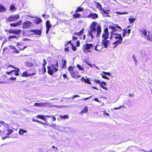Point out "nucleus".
I'll use <instances>...</instances> for the list:
<instances>
[{"mask_svg": "<svg viewBox=\"0 0 152 152\" xmlns=\"http://www.w3.org/2000/svg\"><path fill=\"white\" fill-rule=\"evenodd\" d=\"M102 31L101 26L98 24L96 22H93L90 25V30L88 31L85 42H91L94 37L96 38H99L100 36Z\"/></svg>", "mask_w": 152, "mask_h": 152, "instance_id": "1", "label": "nucleus"}, {"mask_svg": "<svg viewBox=\"0 0 152 152\" xmlns=\"http://www.w3.org/2000/svg\"><path fill=\"white\" fill-rule=\"evenodd\" d=\"M109 28L111 29L112 30L111 31V37H114L115 39H118V40H121L122 42L123 38L121 34H119L117 33L118 31H121L122 30L121 27L119 26L117 24H115L114 26H110Z\"/></svg>", "mask_w": 152, "mask_h": 152, "instance_id": "2", "label": "nucleus"}, {"mask_svg": "<svg viewBox=\"0 0 152 152\" xmlns=\"http://www.w3.org/2000/svg\"><path fill=\"white\" fill-rule=\"evenodd\" d=\"M55 64H51L47 66L48 73L50 75H53V73L58 71L59 65L58 61L55 60Z\"/></svg>", "mask_w": 152, "mask_h": 152, "instance_id": "3", "label": "nucleus"}, {"mask_svg": "<svg viewBox=\"0 0 152 152\" xmlns=\"http://www.w3.org/2000/svg\"><path fill=\"white\" fill-rule=\"evenodd\" d=\"M94 47V45L92 43H86L83 44L82 47L83 53L86 54L91 52V50L90 49L93 48Z\"/></svg>", "mask_w": 152, "mask_h": 152, "instance_id": "4", "label": "nucleus"}, {"mask_svg": "<svg viewBox=\"0 0 152 152\" xmlns=\"http://www.w3.org/2000/svg\"><path fill=\"white\" fill-rule=\"evenodd\" d=\"M20 18V16L18 15L12 14L10 15L6 20V22H11L15 21Z\"/></svg>", "mask_w": 152, "mask_h": 152, "instance_id": "5", "label": "nucleus"}, {"mask_svg": "<svg viewBox=\"0 0 152 152\" xmlns=\"http://www.w3.org/2000/svg\"><path fill=\"white\" fill-rule=\"evenodd\" d=\"M109 36L108 28L107 27H106L104 29L102 37L103 38L102 39H107L108 38Z\"/></svg>", "mask_w": 152, "mask_h": 152, "instance_id": "6", "label": "nucleus"}, {"mask_svg": "<svg viewBox=\"0 0 152 152\" xmlns=\"http://www.w3.org/2000/svg\"><path fill=\"white\" fill-rule=\"evenodd\" d=\"M6 31L8 32L10 34L13 33L16 34H20L22 32V30L21 29H17V30H12L10 29L9 30H6Z\"/></svg>", "mask_w": 152, "mask_h": 152, "instance_id": "7", "label": "nucleus"}, {"mask_svg": "<svg viewBox=\"0 0 152 152\" xmlns=\"http://www.w3.org/2000/svg\"><path fill=\"white\" fill-rule=\"evenodd\" d=\"M30 71V70H28L26 71H25L23 72L22 74L21 75L22 77H28L29 76H31L32 75H35L36 74L37 71L34 72L32 73H28V71Z\"/></svg>", "mask_w": 152, "mask_h": 152, "instance_id": "8", "label": "nucleus"}, {"mask_svg": "<svg viewBox=\"0 0 152 152\" xmlns=\"http://www.w3.org/2000/svg\"><path fill=\"white\" fill-rule=\"evenodd\" d=\"M32 25V23L30 21L27 20L24 22L22 25L23 28H28L31 27Z\"/></svg>", "mask_w": 152, "mask_h": 152, "instance_id": "9", "label": "nucleus"}, {"mask_svg": "<svg viewBox=\"0 0 152 152\" xmlns=\"http://www.w3.org/2000/svg\"><path fill=\"white\" fill-rule=\"evenodd\" d=\"M70 74L72 77L75 79L81 77V75L79 73L78 70L73 71Z\"/></svg>", "mask_w": 152, "mask_h": 152, "instance_id": "10", "label": "nucleus"}, {"mask_svg": "<svg viewBox=\"0 0 152 152\" xmlns=\"http://www.w3.org/2000/svg\"><path fill=\"white\" fill-rule=\"evenodd\" d=\"M85 17L86 18H91L93 19H95L98 18V14L96 13H92L90 14L87 16L85 15Z\"/></svg>", "mask_w": 152, "mask_h": 152, "instance_id": "11", "label": "nucleus"}, {"mask_svg": "<svg viewBox=\"0 0 152 152\" xmlns=\"http://www.w3.org/2000/svg\"><path fill=\"white\" fill-rule=\"evenodd\" d=\"M101 43L104 48H107L110 44V42L107 39H102Z\"/></svg>", "mask_w": 152, "mask_h": 152, "instance_id": "12", "label": "nucleus"}, {"mask_svg": "<svg viewBox=\"0 0 152 152\" xmlns=\"http://www.w3.org/2000/svg\"><path fill=\"white\" fill-rule=\"evenodd\" d=\"M16 46L20 51L23 50L27 47V46H24L23 45L22 43H17Z\"/></svg>", "mask_w": 152, "mask_h": 152, "instance_id": "13", "label": "nucleus"}, {"mask_svg": "<svg viewBox=\"0 0 152 152\" xmlns=\"http://www.w3.org/2000/svg\"><path fill=\"white\" fill-rule=\"evenodd\" d=\"M29 31L34 33V34H37L39 35H41L42 33L41 29L30 30H29Z\"/></svg>", "mask_w": 152, "mask_h": 152, "instance_id": "14", "label": "nucleus"}, {"mask_svg": "<svg viewBox=\"0 0 152 152\" xmlns=\"http://www.w3.org/2000/svg\"><path fill=\"white\" fill-rule=\"evenodd\" d=\"M51 25L50 24V22L49 20L46 21V34H48V33L50 28L51 27Z\"/></svg>", "mask_w": 152, "mask_h": 152, "instance_id": "15", "label": "nucleus"}, {"mask_svg": "<svg viewBox=\"0 0 152 152\" xmlns=\"http://www.w3.org/2000/svg\"><path fill=\"white\" fill-rule=\"evenodd\" d=\"M22 21L21 20H19L18 22H16L15 23H10V26H11L13 27H17L20 26L21 25Z\"/></svg>", "mask_w": 152, "mask_h": 152, "instance_id": "16", "label": "nucleus"}, {"mask_svg": "<svg viewBox=\"0 0 152 152\" xmlns=\"http://www.w3.org/2000/svg\"><path fill=\"white\" fill-rule=\"evenodd\" d=\"M146 40L152 41V32L148 31L147 36Z\"/></svg>", "mask_w": 152, "mask_h": 152, "instance_id": "17", "label": "nucleus"}, {"mask_svg": "<svg viewBox=\"0 0 152 152\" xmlns=\"http://www.w3.org/2000/svg\"><path fill=\"white\" fill-rule=\"evenodd\" d=\"M66 128L67 129H69V127L66 128L64 126H57L56 128V129L59 130L61 132H62L63 131V130H65Z\"/></svg>", "mask_w": 152, "mask_h": 152, "instance_id": "18", "label": "nucleus"}, {"mask_svg": "<svg viewBox=\"0 0 152 152\" xmlns=\"http://www.w3.org/2000/svg\"><path fill=\"white\" fill-rule=\"evenodd\" d=\"M139 31L140 32V34L142 35V36H144L145 38H146L147 36V30L143 29L142 30H140Z\"/></svg>", "mask_w": 152, "mask_h": 152, "instance_id": "19", "label": "nucleus"}, {"mask_svg": "<svg viewBox=\"0 0 152 152\" xmlns=\"http://www.w3.org/2000/svg\"><path fill=\"white\" fill-rule=\"evenodd\" d=\"M15 69L11 70L12 72H15L14 74L16 76H18L19 75V72L20 69L19 68H15Z\"/></svg>", "mask_w": 152, "mask_h": 152, "instance_id": "20", "label": "nucleus"}, {"mask_svg": "<svg viewBox=\"0 0 152 152\" xmlns=\"http://www.w3.org/2000/svg\"><path fill=\"white\" fill-rule=\"evenodd\" d=\"M84 28H83L81 30L78 32H75L74 33V35L78 36H80L84 33Z\"/></svg>", "mask_w": 152, "mask_h": 152, "instance_id": "21", "label": "nucleus"}, {"mask_svg": "<svg viewBox=\"0 0 152 152\" xmlns=\"http://www.w3.org/2000/svg\"><path fill=\"white\" fill-rule=\"evenodd\" d=\"M81 80L82 82H84L85 83H87L89 84H91V83L90 82V79L89 78H87L85 79L83 77H82L81 78Z\"/></svg>", "mask_w": 152, "mask_h": 152, "instance_id": "22", "label": "nucleus"}, {"mask_svg": "<svg viewBox=\"0 0 152 152\" xmlns=\"http://www.w3.org/2000/svg\"><path fill=\"white\" fill-rule=\"evenodd\" d=\"M94 48L96 50L99 51L102 50L103 47L102 45H98L95 46Z\"/></svg>", "mask_w": 152, "mask_h": 152, "instance_id": "23", "label": "nucleus"}, {"mask_svg": "<svg viewBox=\"0 0 152 152\" xmlns=\"http://www.w3.org/2000/svg\"><path fill=\"white\" fill-rule=\"evenodd\" d=\"M102 10V11L101 12V13L102 15H104V14H108L110 12V10L108 9H107L106 10L103 9Z\"/></svg>", "mask_w": 152, "mask_h": 152, "instance_id": "24", "label": "nucleus"}, {"mask_svg": "<svg viewBox=\"0 0 152 152\" xmlns=\"http://www.w3.org/2000/svg\"><path fill=\"white\" fill-rule=\"evenodd\" d=\"M131 29L130 28L128 29H127V28L124 29H122V31H123L124 33H125L126 34H128L127 35V36H129V34L130 33L131 31Z\"/></svg>", "mask_w": 152, "mask_h": 152, "instance_id": "25", "label": "nucleus"}, {"mask_svg": "<svg viewBox=\"0 0 152 152\" xmlns=\"http://www.w3.org/2000/svg\"><path fill=\"white\" fill-rule=\"evenodd\" d=\"M10 49L15 50L13 51V53H20L19 50L16 49L15 47L11 45L10 46Z\"/></svg>", "mask_w": 152, "mask_h": 152, "instance_id": "26", "label": "nucleus"}, {"mask_svg": "<svg viewBox=\"0 0 152 152\" xmlns=\"http://www.w3.org/2000/svg\"><path fill=\"white\" fill-rule=\"evenodd\" d=\"M7 11L6 8L3 5L1 4L0 6V12H5Z\"/></svg>", "mask_w": 152, "mask_h": 152, "instance_id": "27", "label": "nucleus"}, {"mask_svg": "<svg viewBox=\"0 0 152 152\" xmlns=\"http://www.w3.org/2000/svg\"><path fill=\"white\" fill-rule=\"evenodd\" d=\"M35 23L37 24H39L42 21L41 18H36L34 20Z\"/></svg>", "mask_w": 152, "mask_h": 152, "instance_id": "28", "label": "nucleus"}, {"mask_svg": "<svg viewBox=\"0 0 152 152\" xmlns=\"http://www.w3.org/2000/svg\"><path fill=\"white\" fill-rule=\"evenodd\" d=\"M45 104L44 103H36L34 104V105L36 106H38L39 107H43L45 106Z\"/></svg>", "mask_w": 152, "mask_h": 152, "instance_id": "29", "label": "nucleus"}, {"mask_svg": "<svg viewBox=\"0 0 152 152\" xmlns=\"http://www.w3.org/2000/svg\"><path fill=\"white\" fill-rule=\"evenodd\" d=\"M84 10V8L82 7H78L75 11V13H76L78 12H82Z\"/></svg>", "mask_w": 152, "mask_h": 152, "instance_id": "30", "label": "nucleus"}, {"mask_svg": "<svg viewBox=\"0 0 152 152\" xmlns=\"http://www.w3.org/2000/svg\"><path fill=\"white\" fill-rule=\"evenodd\" d=\"M96 7L100 11L102 10L103 9L101 4L99 2H96Z\"/></svg>", "mask_w": 152, "mask_h": 152, "instance_id": "31", "label": "nucleus"}, {"mask_svg": "<svg viewBox=\"0 0 152 152\" xmlns=\"http://www.w3.org/2000/svg\"><path fill=\"white\" fill-rule=\"evenodd\" d=\"M16 7L14 4H11L10 8V10L13 11V12L16 10Z\"/></svg>", "mask_w": 152, "mask_h": 152, "instance_id": "32", "label": "nucleus"}, {"mask_svg": "<svg viewBox=\"0 0 152 152\" xmlns=\"http://www.w3.org/2000/svg\"><path fill=\"white\" fill-rule=\"evenodd\" d=\"M27 132V131L23 129H19V134L20 135H22L24 133H26Z\"/></svg>", "mask_w": 152, "mask_h": 152, "instance_id": "33", "label": "nucleus"}, {"mask_svg": "<svg viewBox=\"0 0 152 152\" xmlns=\"http://www.w3.org/2000/svg\"><path fill=\"white\" fill-rule=\"evenodd\" d=\"M62 68H66V59H62Z\"/></svg>", "mask_w": 152, "mask_h": 152, "instance_id": "34", "label": "nucleus"}, {"mask_svg": "<svg viewBox=\"0 0 152 152\" xmlns=\"http://www.w3.org/2000/svg\"><path fill=\"white\" fill-rule=\"evenodd\" d=\"M103 84L104 85L106 86V83L104 82H101L100 85L101 86V87L103 89L105 90H107V88L105 86H104L102 84Z\"/></svg>", "mask_w": 152, "mask_h": 152, "instance_id": "35", "label": "nucleus"}, {"mask_svg": "<svg viewBox=\"0 0 152 152\" xmlns=\"http://www.w3.org/2000/svg\"><path fill=\"white\" fill-rule=\"evenodd\" d=\"M81 15L79 13H75L73 15V17L75 18H78L80 17Z\"/></svg>", "mask_w": 152, "mask_h": 152, "instance_id": "36", "label": "nucleus"}, {"mask_svg": "<svg viewBox=\"0 0 152 152\" xmlns=\"http://www.w3.org/2000/svg\"><path fill=\"white\" fill-rule=\"evenodd\" d=\"M88 107L87 106H85L81 111V113H86L88 111Z\"/></svg>", "mask_w": 152, "mask_h": 152, "instance_id": "37", "label": "nucleus"}, {"mask_svg": "<svg viewBox=\"0 0 152 152\" xmlns=\"http://www.w3.org/2000/svg\"><path fill=\"white\" fill-rule=\"evenodd\" d=\"M18 39V37L15 35L13 36H10L8 37V39L9 40L11 41V39Z\"/></svg>", "mask_w": 152, "mask_h": 152, "instance_id": "38", "label": "nucleus"}, {"mask_svg": "<svg viewBox=\"0 0 152 152\" xmlns=\"http://www.w3.org/2000/svg\"><path fill=\"white\" fill-rule=\"evenodd\" d=\"M48 117V118L51 117V116H48V115H47V116H44V115H38L37 116V118H40L41 119H42V118H43V117Z\"/></svg>", "mask_w": 152, "mask_h": 152, "instance_id": "39", "label": "nucleus"}, {"mask_svg": "<svg viewBox=\"0 0 152 152\" xmlns=\"http://www.w3.org/2000/svg\"><path fill=\"white\" fill-rule=\"evenodd\" d=\"M73 67L71 66H69L68 68V70L69 71L70 74L73 71Z\"/></svg>", "mask_w": 152, "mask_h": 152, "instance_id": "40", "label": "nucleus"}, {"mask_svg": "<svg viewBox=\"0 0 152 152\" xmlns=\"http://www.w3.org/2000/svg\"><path fill=\"white\" fill-rule=\"evenodd\" d=\"M122 42H121V40H118L115 42L113 43V44L115 45V46L118 45V44H120Z\"/></svg>", "mask_w": 152, "mask_h": 152, "instance_id": "41", "label": "nucleus"}, {"mask_svg": "<svg viewBox=\"0 0 152 152\" xmlns=\"http://www.w3.org/2000/svg\"><path fill=\"white\" fill-rule=\"evenodd\" d=\"M77 67L80 70H83L84 69V68L83 66H81L80 64H77L76 65Z\"/></svg>", "mask_w": 152, "mask_h": 152, "instance_id": "42", "label": "nucleus"}, {"mask_svg": "<svg viewBox=\"0 0 152 152\" xmlns=\"http://www.w3.org/2000/svg\"><path fill=\"white\" fill-rule=\"evenodd\" d=\"M60 117L61 118L67 119L69 118V116L68 115H64L63 116H61Z\"/></svg>", "mask_w": 152, "mask_h": 152, "instance_id": "43", "label": "nucleus"}, {"mask_svg": "<svg viewBox=\"0 0 152 152\" xmlns=\"http://www.w3.org/2000/svg\"><path fill=\"white\" fill-rule=\"evenodd\" d=\"M47 64V62L45 59L43 60V63L42 64V66L45 67V66Z\"/></svg>", "mask_w": 152, "mask_h": 152, "instance_id": "44", "label": "nucleus"}, {"mask_svg": "<svg viewBox=\"0 0 152 152\" xmlns=\"http://www.w3.org/2000/svg\"><path fill=\"white\" fill-rule=\"evenodd\" d=\"M26 65L28 67H32L33 66V64L32 63L30 62H27L26 63Z\"/></svg>", "mask_w": 152, "mask_h": 152, "instance_id": "45", "label": "nucleus"}, {"mask_svg": "<svg viewBox=\"0 0 152 152\" xmlns=\"http://www.w3.org/2000/svg\"><path fill=\"white\" fill-rule=\"evenodd\" d=\"M57 125L55 124H51L50 125V126L51 127H53L54 128L56 129V127Z\"/></svg>", "mask_w": 152, "mask_h": 152, "instance_id": "46", "label": "nucleus"}, {"mask_svg": "<svg viewBox=\"0 0 152 152\" xmlns=\"http://www.w3.org/2000/svg\"><path fill=\"white\" fill-rule=\"evenodd\" d=\"M135 20V18H129V21H130V23H131L133 22Z\"/></svg>", "mask_w": 152, "mask_h": 152, "instance_id": "47", "label": "nucleus"}, {"mask_svg": "<svg viewBox=\"0 0 152 152\" xmlns=\"http://www.w3.org/2000/svg\"><path fill=\"white\" fill-rule=\"evenodd\" d=\"M71 46L72 47V50L73 51H76L77 49L76 47L74 46L73 44H72Z\"/></svg>", "mask_w": 152, "mask_h": 152, "instance_id": "48", "label": "nucleus"}, {"mask_svg": "<svg viewBox=\"0 0 152 152\" xmlns=\"http://www.w3.org/2000/svg\"><path fill=\"white\" fill-rule=\"evenodd\" d=\"M42 69L43 70L42 73L43 74H45L46 72V70L45 67L42 66Z\"/></svg>", "mask_w": 152, "mask_h": 152, "instance_id": "49", "label": "nucleus"}, {"mask_svg": "<svg viewBox=\"0 0 152 152\" xmlns=\"http://www.w3.org/2000/svg\"><path fill=\"white\" fill-rule=\"evenodd\" d=\"M102 73L105 75H107L108 76H110L111 75V73L109 72H107L105 71H103Z\"/></svg>", "mask_w": 152, "mask_h": 152, "instance_id": "50", "label": "nucleus"}, {"mask_svg": "<svg viewBox=\"0 0 152 152\" xmlns=\"http://www.w3.org/2000/svg\"><path fill=\"white\" fill-rule=\"evenodd\" d=\"M69 44H70L71 45H72V44H73V43L71 42V40L69 41L66 42V45H65V46L66 47L67 46V45H68Z\"/></svg>", "mask_w": 152, "mask_h": 152, "instance_id": "51", "label": "nucleus"}, {"mask_svg": "<svg viewBox=\"0 0 152 152\" xmlns=\"http://www.w3.org/2000/svg\"><path fill=\"white\" fill-rule=\"evenodd\" d=\"M116 13L120 15H122L123 14H128V13L126 12H116Z\"/></svg>", "mask_w": 152, "mask_h": 152, "instance_id": "52", "label": "nucleus"}, {"mask_svg": "<svg viewBox=\"0 0 152 152\" xmlns=\"http://www.w3.org/2000/svg\"><path fill=\"white\" fill-rule=\"evenodd\" d=\"M102 77L103 78L107 79L108 80H109L110 79V78L107 76L106 75H102Z\"/></svg>", "mask_w": 152, "mask_h": 152, "instance_id": "53", "label": "nucleus"}, {"mask_svg": "<svg viewBox=\"0 0 152 152\" xmlns=\"http://www.w3.org/2000/svg\"><path fill=\"white\" fill-rule=\"evenodd\" d=\"M80 41L79 40H77L76 42V46L77 47H79L80 45Z\"/></svg>", "mask_w": 152, "mask_h": 152, "instance_id": "54", "label": "nucleus"}, {"mask_svg": "<svg viewBox=\"0 0 152 152\" xmlns=\"http://www.w3.org/2000/svg\"><path fill=\"white\" fill-rule=\"evenodd\" d=\"M94 82L98 84H99V83L100 84L101 83V81L100 80H96V79L94 80Z\"/></svg>", "mask_w": 152, "mask_h": 152, "instance_id": "55", "label": "nucleus"}, {"mask_svg": "<svg viewBox=\"0 0 152 152\" xmlns=\"http://www.w3.org/2000/svg\"><path fill=\"white\" fill-rule=\"evenodd\" d=\"M66 47L64 49V50L65 52H67L69 51V47L68 46H66Z\"/></svg>", "mask_w": 152, "mask_h": 152, "instance_id": "56", "label": "nucleus"}, {"mask_svg": "<svg viewBox=\"0 0 152 152\" xmlns=\"http://www.w3.org/2000/svg\"><path fill=\"white\" fill-rule=\"evenodd\" d=\"M16 77H11L10 78V79L12 80H15L16 79Z\"/></svg>", "mask_w": 152, "mask_h": 152, "instance_id": "57", "label": "nucleus"}, {"mask_svg": "<svg viewBox=\"0 0 152 152\" xmlns=\"http://www.w3.org/2000/svg\"><path fill=\"white\" fill-rule=\"evenodd\" d=\"M103 114L104 115H105L107 116H109V115H110L108 113H107L105 111H103Z\"/></svg>", "mask_w": 152, "mask_h": 152, "instance_id": "58", "label": "nucleus"}, {"mask_svg": "<svg viewBox=\"0 0 152 152\" xmlns=\"http://www.w3.org/2000/svg\"><path fill=\"white\" fill-rule=\"evenodd\" d=\"M7 130V131L9 133H10V134H11V133H12L13 132V131L12 129H8Z\"/></svg>", "mask_w": 152, "mask_h": 152, "instance_id": "59", "label": "nucleus"}, {"mask_svg": "<svg viewBox=\"0 0 152 152\" xmlns=\"http://www.w3.org/2000/svg\"><path fill=\"white\" fill-rule=\"evenodd\" d=\"M22 111H23L24 112H26L27 111L28 112H30V113L31 112V111L30 110H27L25 109H23L22 110Z\"/></svg>", "mask_w": 152, "mask_h": 152, "instance_id": "60", "label": "nucleus"}, {"mask_svg": "<svg viewBox=\"0 0 152 152\" xmlns=\"http://www.w3.org/2000/svg\"><path fill=\"white\" fill-rule=\"evenodd\" d=\"M78 39V38L77 37L73 36L72 37V39L73 40H77Z\"/></svg>", "mask_w": 152, "mask_h": 152, "instance_id": "61", "label": "nucleus"}, {"mask_svg": "<svg viewBox=\"0 0 152 152\" xmlns=\"http://www.w3.org/2000/svg\"><path fill=\"white\" fill-rule=\"evenodd\" d=\"M6 73V74H7L8 75H10L11 74H13V73H12V72L11 70L10 71L7 72Z\"/></svg>", "mask_w": 152, "mask_h": 152, "instance_id": "62", "label": "nucleus"}, {"mask_svg": "<svg viewBox=\"0 0 152 152\" xmlns=\"http://www.w3.org/2000/svg\"><path fill=\"white\" fill-rule=\"evenodd\" d=\"M51 116V117H52V119H53V121H55L56 120V118L54 116H52V115Z\"/></svg>", "mask_w": 152, "mask_h": 152, "instance_id": "63", "label": "nucleus"}, {"mask_svg": "<svg viewBox=\"0 0 152 152\" xmlns=\"http://www.w3.org/2000/svg\"><path fill=\"white\" fill-rule=\"evenodd\" d=\"M0 123L2 125L4 126L5 124V123L4 121H0Z\"/></svg>", "mask_w": 152, "mask_h": 152, "instance_id": "64", "label": "nucleus"}]
</instances>
